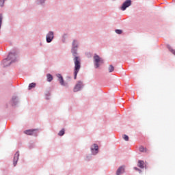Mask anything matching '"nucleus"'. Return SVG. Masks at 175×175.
Returning <instances> with one entry per match:
<instances>
[{"label": "nucleus", "mask_w": 175, "mask_h": 175, "mask_svg": "<svg viewBox=\"0 0 175 175\" xmlns=\"http://www.w3.org/2000/svg\"><path fill=\"white\" fill-rule=\"evenodd\" d=\"M71 53L75 57L74 63H75V69H74V79L76 80L77 79V73L80 71V68H81V63L80 57L77 56V49L79 48V42L77 40H74L72 44Z\"/></svg>", "instance_id": "f257e3e1"}, {"label": "nucleus", "mask_w": 175, "mask_h": 175, "mask_svg": "<svg viewBox=\"0 0 175 175\" xmlns=\"http://www.w3.org/2000/svg\"><path fill=\"white\" fill-rule=\"evenodd\" d=\"M16 61V54L13 53H10L8 55V57L7 59H5L3 62L4 66H9L12 62H14Z\"/></svg>", "instance_id": "f03ea898"}, {"label": "nucleus", "mask_w": 175, "mask_h": 175, "mask_svg": "<svg viewBox=\"0 0 175 175\" xmlns=\"http://www.w3.org/2000/svg\"><path fill=\"white\" fill-rule=\"evenodd\" d=\"M94 62L96 68H99L102 64H103V59L99 57L97 54H94Z\"/></svg>", "instance_id": "7ed1b4c3"}, {"label": "nucleus", "mask_w": 175, "mask_h": 175, "mask_svg": "<svg viewBox=\"0 0 175 175\" xmlns=\"http://www.w3.org/2000/svg\"><path fill=\"white\" fill-rule=\"evenodd\" d=\"M27 136H38V129H29L24 131Z\"/></svg>", "instance_id": "20e7f679"}, {"label": "nucleus", "mask_w": 175, "mask_h": 175, "mask_svg": "<svg viewBox=\"0 0 175 175\" xmlns=\"http://www.w3.org/2000/svg\"><path fill=\"white\" fill-rule=\"evenodd\" d=\"M53 39H54V32L49 31L48 34L46 35V42L47 43H51L53 41Z\"/></svg>", "instance_id": "39448f33"}, {"label": "nucleus", "mask_w": 175, "mask_h": 175, "mask_svg": "<svg viewBox=\"0 0 175 175\" xmlns=\"http://www.w3.org/2000/svg\"><path fill=\"white\" fill-rule=\"evenodd\" d=\"M132 5V1L131 0H126L122 5L121 9L122 10H125L126 8H129Z\"/></svg>", "instance_id": "423d86ee"}, {"label": "nucleus", "mask_w": 175, "mask_h": 175, "mask_svg": "<svg viewBox=\"0 0 175 175\" xmlns=\"http://www.w3.org/2000/svg\"><path fill=\"white\" fill-rule=\"evenodd\" d=\"M83 87V82L82 81H79L75 87L74 88V92H77L81 90V88Z\"/></svg>", "instance_id": "0eeeda50"}, {"label": "nucleus", "mask_w": 175, "mask_h": 175, "mask_svg": "<svg viewBox=\"0 0 175 175\" xmlns=\"http://www.w3.org/2000/svg\"><path fill=\"white\" fill-rule=\"evenodd\" d=\"M124 173H125V165H122L117 170L116 175H121Z\"/></svg>", "instance_id": "6e6552de"}, {"label": "nucleus", "mask_w": 175, "mask_h": 175, "mask_svg": "<svg viewBox=\"0 0 175 175\" xmlns=\"http://www.w3.org/2000/svg\"><path fill=\"white\" fill-rule=\"evenodd\" d=\"M56 76L59 79V81L61 85H66V83H65V81H64V78L62 77V75H61V74H57Z\"/></svg>", "instance_id": "1a4fd4ad"}, {"label": "nucleus", "mask_w": 175, "mask_h": 175, "mask_svg": "<svg viewBox=\"0 0 175 175\" xmlns=\"http://www.w3.org/2000/svg\"><path fill=\"white\" fill-rule=\"evenodd\" d=\"M18 157H20V154L18 152H16V153L14 156V166H16L17 165V162L18 161Z\"/></svg>", "instance_id": "9d476101"}, {"label": "nucleus", "mask_w": 175, "mask_h": 175, "mask_svg": "<svg viewBox=\"0 0 175 175\" xmlns=\"http://www.w3.org/2000/svg\"><path fill=\"white\" fill-rule=\"evenodd\" d=\"M98 150H99V146H98L96 144L91 147V150L92 151L93 154H96L98 152Z\"/></svg>", "instance_id": "9b49d317"}, {"label": "nucleus", "mask_w": 175, "mask_h": 175, "mask_svg": "<svg viewBox=\"0 0 175 175\" xmlns=\"http://www.w3.org/2000/svg\"><path fill=\"white\" fill-rule=\"evenodd\" d=\"M146 166V164L144 163V161L139 160L138 161L137 167H140V169H144V167Z\"/></svg>", "instance_id": "f8f14e48"}, {"label": "nucleus", "mask_w": 175, "mask_h": 175, "mask_svg": "<svg viewBox=\"0 0 175 175\" xmlns=\"http://www.w3.org/2000/svg\"><path fill=\"white\" fill-rule=\"evenodd\" d=\"M167 49H168L169 51H170L172 54L175 55V50L173 49V48L170 44H167Z\"/></svg>", "instance_id": "ddd939ff"}, {"label": "nucleus", "mask_w": 175, "mask_h": 175, "mask_svg": "<svg viewBox=\"0 0 175 175\" xmlns=\"http://www.w3.org/2000/svg\"><path fill=\"white\" fill-rule=\"evenodd\" d=\"M53 75H51V74H47L46 75V80L47 81H49V83H51V81H53Z\"/></svg>", "instance_id": "4468645a"}, {"label": "nucleus", "mask_w": 175, "mask_h": 175, "mask_svg": "<svg viewBox=\"0 0 175 175\" xmlns=\"http://www.w3.org/2000/svg\"><path fill=\"white\" fill-rule=\"evenodd\" d=\"M139 150L140 152H147V149L144 146H140Z\"/></svg>", "instance_id": "2eb2a0df"}, {"label": "nucleus", "mask_w": 175, "mask_h": 175, "mask_svg": "<svg viewBox=\"0 0 175 175\" xmlns=\"http://www.w3.org/2000/svg\"><path fill=\"white\" fill-rule=\"evenodd\" d=\"M36 87V83H31L29 85V90H32V88H35Z\"/></svg>", "instance_id": "dca6fc26"}, {"label": "nucleus", "mask_w": 175, "mask_h": 175, "mask_svg": "<svg viewBox=\"0 0 175 175\" xmlns=\"http://www.w3.org/2000/svg\"><path fill=\"white\" fill-rule=\"evenodd\" d=\"M108 70L109 73H111V72H114V66H113V65H110L108 68Z\"/></svg>", "instance_id": "f3484780"}, {"label": "nucleus", "mask_w": 175, "mask_h": 175, "mask_svg": "<svg viewBox=\"0 0 175 175\" xmlns=\"http://www.w3.org/2000/svg\"><path fill=\"white\" fill-rule=\"evenodd\" d=\"M59 136H64L65 135V129H62L58 133Z\"/></svg>", "instance_id": "a211bd4d"}, {"label": "nucleus", "mask_w": 175, "mask_h": 175, "mask_svg": "<svg viewBox=\"0 0 175 175\" xmlns=\"http://www.w3.org/2000/svg\"><path fill=\"white\" fill-rule=\"evenodd\" d=\"M123 139L124 140H125L126 142H129V137L126 135H123Z\"/></svg>", "instance_id": "6ab92c4d"}, {"label": "nucleus", "mask_w": 175, "mask_h": 175, "mask_svg": "<svg viewBox=\"0 0 175 175\" xmlns=\"http://www.w3.org/2000/svg\"><path fill=\"white\" fill-rule=\"evenodd\" d=\"M116 33H118V35H121V33H122V30L121 29H116Z\"/></svg>", "instance_id": "aec40b11"}, {"label": "nucleus", "mask_w": 175, "mask_h": 175, "mask_svg": "<svg viewBox=\"0 0 175 175\" xmlns=\"http://www.w3.org/2000/svg\"><path fill=\"white\" fill-rule=\"evenodd\" d=\"M5 0H0V5L3 6V4L5 3Z\"/></svg>", "instance_id": "412c9836"}, {"label": "nucleus", "mask_w": 175, "mask_h": 175, "mask_svg": "<svg viewBox=\"0 0 175 175\" xmlns=\"http://www.w3.org/2000/svg\"><path fill=\"white\" fill-rule=\"evenodd\" d=\"M2 25V15H0V28Z\"/></svg>", "instance_id": "4be33fe9"}, {"label": "nucleus", "mask_w": 175, "mask_h": 175, "mask_svg": "<svg viewBox=\"0 0 175 175\" xmlns=\"http://www.w3.org/2000/svg\"><path fill=\"white\" fill-rule=\"evenodd\" d=\"M134 169H135V170H137V172H139V173L142 172V170H140V169H139V168H137L136 167H135Z\"/></svg>", "instance_id": "5701e85b"}, {"label": "nucleus", "mask_w": 175, "mask_h": 175, "mask_svg": "<svg viewBox=\"0 0 175 175\" xmlns=\"http://www.w3.org/2000/svg\"><path fill=\"white\" fill-rule=\"evenodd\" d=\"M17 99V97L16 96H13L12 97V100H16Z\"/></svg>", "instance_id": "b1692460"}, {"label": "nucleus", "mask_w": 175, "mask_h": 175, "mask_svg": "<svg viewBox=\"0 0 175 175\" xmlns=\"http://www.w3.org/2000/svg\"><path fill=\"white\" fill-rule=\"evenodd\" d=\"M40 3H44V0H43V1H41Z\"/></svg>", "instance_id": "393cba45"}]
</instances>
